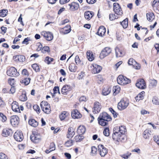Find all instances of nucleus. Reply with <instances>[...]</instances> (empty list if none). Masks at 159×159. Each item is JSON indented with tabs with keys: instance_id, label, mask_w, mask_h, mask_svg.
<instances>
[{
	"instance_id": "obj_58",
	"label": "nucleus",
	"mask_w": 159,
	"mask_h": 159,
	"mask_svg": "<svg viewBox=\"0 0 159 159\" xmlns=\"http://www.w3.org/2000/svg\"><path fill=\"white\" fill-rule=\"evenodd\" d=\"M8 82L11 86H13L12 85H14L15 83L14 79L11 78H9L8 79Z\"/></svg>"
},
{
	"instance_id": "obj_25",
	"label": "nucleus",
	"mask_w": 159,
	"mask_h": 159,
	"mask_svg": "<svg viewBox=\"0 0 159 159\" xmlns=\"http://www.w3.org/2000/svg\"><path fill=\"white\" fill-rule=\"evenodd\" d=\"M86 54L87 57L89 61H92L94 59V57L92 51L90 50L88 51Z\"/></svg>"
},
{
	"instance_id": "obj_49",
	"label": "nucleus",
	"mask_w": 159,
	"mask_h": 159,
	"mask_svg": "<svg viewBox=\"0 0 159 159\" xmlns=\"http://www.w3.org/2000/svg\"><path fill=\"white\" fill-rule=\"evenodd\" d=\"M136 62L135 60L133 59L132 58H131L129 59L128 61V64L129 65H133V66L134 65H135Z\"/></svg>"
},
{
	"instance_id": "obj_28",
	"label": "nucleus",
	"mask_w": 159,
	"mask_h": 159,
	"mask_svg": "<svg viewBox=\"0 0 159 159\" xmlns=\"http://www.w3.org/2000/svg\"><path fill=\"white\" fill-rule=\"evenodd\" d=\"M147 20L149 21H152L155 18L154 14L152 12H148L146 14Z\"/></svg>"
},
{
	"instance_id": "obj_45",
	"label": "nucleus",
	"mask_w": 159,
	"mask_h": 159,
	"mask_svg": "<svg viewBox=\"0 0 159 159\" xmlns=\"http://www.w3.org/2000/svg\"><path fill=\"white\" fill-rule=\"evenodd\" d=\"M27 99L25 93H22L19 97V99L21 101H25Z\"/></svg>"
},
{
	"instance_id": "obj_18",
	"label": "nucleus",
	"mask_w": 159,
	"mask_h": 159,
	"mask_svg": "<svg viewBox=\"0 0 159 159\" xmlns=\"http://www.w3.org/2000/svg\"><path fill=\"white\" fill-rule=\"evenodd\" d=\"M68 7H69V9L70 10L74 11L77 10L78 8L79 5L78 3L73 2L68 5Z\"/></svg>"
},
{
	"instance_id": "obj_7",
	"label": "nucleus",
	"mask_w": 159,
	"mask_h": 159,
	"mask_svg": "<svg viewBox=\"0 0 159 159\" xmlns=\"http://www.w3.org/2000/svg\"><path fill=\"white\" fill-rule=\"evenodd\" d=\"M111 52V49L108 47L105 48L101 52L99 56L101 59H102L108 55Z\"/></svg>"
},
{
	"instance_id": "obj_22",
	"label": "nucleus",
	"mask_w": 159,
	"mask_h": 159,
	"mask_svg": "<svg viewBox=\"0 0 159 159\" xmlns=\"http://www.w3.org/2000/svg\"><path fill=\"white\" fill-rule=\"evenodd\" d=\"M71 90L70 86L67 85H64L61 90V93L63 94H66L67 93Z\"/></svg>"
},
{
	"instance_id": "obj_42",
	"label": "nucleus",
	"mask_w": 159,
	"mask_h": 159,
	"mask_svg": "<svg viewBox=\"0 0 159 159\" xmlns=\"http://www.w3.org/2000/svg\"><path fill=\"white\" fill-rule=\"evenodd\" d=\"M118 16L116 14H110L109 15V19L110 20H113L120 17Z\"/></svg>"
},
{
	"instance_id": "obj_47",
	"label": "nucleus",
	"mask_w": 159,
	"mask_h": 159,
	"mask_svg": "<svg viewBox=\"0 0 159 159\" xmlns=\"http://www.w3.org/2000/svg\"><path fill=\"white\" fill-rule=\"evenodd\" d=\"M53 60V59L49 57H47L45 60V61L48 64H50L52 61Z\"/></svg>"
},
{
	"instance_id": "obj_29",
	"label": "nucleus",
	"mask_w": 159,
	"mask_h": 159,
	"mask_svg": "<svg viewBox=\"0 0 159 159\" xmlns=\"http://www.w3.org/2000/svg\"><path fill=\"white\" fill-rule=\"evenodd\" d=\"M111 88L108 86L103 88L102 91V94L104 95H107L109 94L111 92Z\"/></svg>"
},
{
	"instance_id": "obj_12",
	"label": "nucleus",
	"mask_w": 159,
	"mask_h": 159,
	"mask_svg": "<svg viewBox=\"0 0 159 159\" xmlns=\"http://www.w3.org/2000/svg\"><path fill=\"white\" fill-rule=\"evenodd\" d=\"M14 137L17 141H21L23 139V136L21 132L18 130L16 131L14 133Z\"/></svg>"
},
{
	"instance_id": "obj_46",
	"label": "nucleus",
	"mask_w": 159,
	"mask_h": 159,
	"mask_svg": "<svg viewBox=\"0 0 159 159\" xmlns=\"http://www.w3.org/2000/svg\"><path fill=\"white\" fill-rule=\"evenodd\" d=\"M76 135L75 137V139L76 142H79L81 141L84 138V137L82 135V134H80Z\"/></svg>"
},
{
	"instance_id": "obj_24",
	"label": "nucleus",
	"mask_w": 159,
	"mask_h": 159,
	"mask_svg": "<svg viewBox=\"0 0 159 159\" xmlns=\"http://www.w3.org/2000/svg\"><path fill=\"white\" fill-rule=\"evenodd\" d=\"M106 31V29L105 27L102 26L99 28L97 33L99 35L103 36L104 35Z\"/></svg>"
},
{
	"instance_id": "obj_3",
	"label": "nucleus",
	"mask_w": 159,
	"mask_h": 159,
	"mask_svg": "<svg viewBox=\"0 0 159 159\" xmlns=\"http://www.w3.org/2000/svg\"><path fill=\"white\" fill-rule=\"evenodd\" d=\"M118 83L120 85H126L130 82V80L122 75H120L117 79Z\"/></svg>"
},
{
	"instance_id": "obj_54",
	"label": "nucleus",
	"mask_w": 159,
	"mask_h": 159,
	"mask_svg": "<svg viewBox=\"0 0 159 159\" xmlns=\"http://www.w3.org/2000/svg\"><path fill=\"white\" fill-rule=\"evenodd\" d=\"M72 140H68L67 141H66L65 143V145L66 147H69L72 145Z\"/></svg>"
},
{
	"instance_id": "obj_51",
	"label": "nucleus",
	"mask_w": 159,
	"mask_h": 159,
	"mask_svg": "<svg viewBox=\"0 0 159 159\" xmlns=\"http://www.w3.org/2000/svg\"><path fill=\"white\" fill-rule=\"evenodd\" d=\"M34 110L36 111L37 113L39 114L40 112V110L39 106L37 105H35L33 106Z\"/></svg>"
},
{
	"instance_id": "obj_63",
	"label": "nucleus",
	"mask_w": 159,
	"mask_h": 159,
	"mask_svg": "<svg viewBox=\"0 0 159 159\" xmlns=\"http://www.w3.org/2000/svg\"><path fill=\"white\" fill-rule=\"evenodd\" d=\"M22 74L24 76H28L29 75V73L26 69H24L22 70Z\"/></svg>"
},
{
	"instance_id": "obj_43",
	"label": "nucleus",
	"mask_w": 159,
	"mask_h": 159,
	"mask_svg": "<svg viewBox=\"0 0 159 159\" xmlns=\"http://www.w3.org/2000/svg\"><path fill=\"white\" fill-rule=\"evenodd\" d=\"M8 11L6 9L0 10V16L2 17L6 16L7 14Z\"/></svg>"
},
{
	"instance_id": "obj_59",
	"label": "nucleus",
	"mask_w": 159,
	"mask_h": 159,
	"mask_svg": "<svg viewBox=\"0 0 159 159\" xmlns=\"http://www.w3.org/2000/svg\"><path fill=\"white\" fill-rule=\"evenodd\" d=\"M36 46L37 47V51H39L42 50L43 47L42 45L40 43H38L36 44Z\"/></svg>"
},
{
	"instance_id": "obj_39",
	"label": "nucleus",
	"mask_w": 159,
	"mask_h": 159,
	"mask_svg": "<svg viewBox=\"0 0 159 159\" xmlns=\"http://www.w3.org/2000/svg\"><path fill=\"white\" fill-rule=\"evenodd\" d=\"M120 89V88L119 86L113 87L112 89L113 91V95H115L118 93L119 92Z\"/></svg>"
},
{
	"instance_id": "obj_62",
	"label": "nucleus",
	"mask_w": 159,
	"mask_h": 159,
	"mask_svg": "<svg viewBox=\"0 0 159 159\" xmlns=\"http://www.w3.org/2000/svg\"><path fill=\"white\" fill-rule=\"evenodd\" d=\"M75 61L77 65L80 64V61L78 56L77 55L75 56Z\"/></svg>"
},
{
	"instance_id": "obj_44",
	"label": "nucleus",
	"mask_w": 159,
	"mask_h": 159,
	"mask_svg": "<svg viewBox=\"0 0 159 159\" xmlns=\"http://www.w3.org/2000/svg\"><path fill=\"white\" fill-rule=\"evenodd\" d=\"M68 113L66 111L62 112L60 116V118L61 120H64L67 116Z\"/></svg>"
},
{
	"instance_id": "obj_27",
	"label": "nucleus",
	"mask_w": 159,
	"mask_h": 159,
	"mask_svg": "<svg viewBox=\"0 0 159 159\" xmlns=\"http://www.w3.org/2000/svg\"><path fill=\"white\" fill-rule=\"evenodd\" d=\"M152 7L154 10L159 11V1L158 0H154L153 1Z\"/></svg>"
},
{
	"instance_id": "obj_16",
	"label": "nucleus",
	"mask_w": 159,
	"mask_h": 159,
	"mask_svg": "<svg viewBox=\"0 0 159 159\" xmlns=\"http://www.w3.org/2000/svg\"><path fill=\"white\" fill-rule=\"evenodd\" d=\"M101 108L100 103L98 102H96L94 103L93 108V112L94 113H97L100 111Z\"/></svg>"
},
{
	"instance_id": "obj_11",
	"label": "nucleus",
	"mask_w": 159,
	"mask_h": 159,
	"mask_svg": "<svg viewBox=\"0 0 159 159\" xmlns=\"http://www.w3.org/2000/svg\"><path fill=\"white\" fill-rule=\"evenodd\" d=\"M98 151L102 157H104L107 153V149L102 145H99L98 146Z\"/></svg>"
},
{
	"instance_id": "obj_35",
	"label": "nucleus",
	"mask_w": 159,
	"mask_h": 159,
	"mask_svg": "<svg viewBox=\"0 0 159 159\" xmlns=\"http://www.w3.org/2000/svg\"><path fill=\"white\" fill-rule=\"evenodd\" d=\"M30 78H25L20 81L21 83L25 85H28L30 83Z\"/></svg>"
},
{
	"instance_id": "obj_19",
	"label": "nucleus",
	"mask_w": 159,
	"mask_h": 159,
	"mask_svg": "<svg viewBox=\"0 0 159 159\" xmlns=\"http://www.w3.org/2000/svg\"><path fill=\"white\" fill-rule=\"evenodd\" d=\"M12 133V131L11 129L6 128L2 130V135L3 136L6 137L10 135Z\"/></svg>"
},
{
	"instance_id": "obj_10",
	"label": "nucleus",
	"mask_w": 159,
	"mask_h": 159,
	"mask_svg": "<svg viewBox=\"0 0 159 159\" xmlns=\"http://www.w3.org/2000/svg\"><path fill=\"white\" fill-rule=\"evenodd\" d=\"M10 123L13 126H17L19 123V119L16 116H13L10 117Z\"/></svg>"
},
{
	"instance_id": "obj_4",
	"label": "nucleus",
	"mask_w": 159,
	"mask_h": 159,
	"mask_svg": "<svg viewBox=\"0 0 159 159\" xmlns=\"http://www.w3.org/2000/svg\"><path fill=\"white\" fill-rule=\"evenodd\" d=\"M113 9L115 14L120 17L122 15L123 11L120 6L118 3L116 2L114 3L113 5Z\"/></svg>"
},
{
	"instance_id": "obj_64",
	"label": "nucleus",
	"mask_w": 159,
	"mask_h": 159,
	"mask_svg": "<svg viewBox=\"0 0 159 159\" xmlns=\"http://www.w3.org/2000/svg\"><path fill=\"white\" fill-rule=\"evenodd\" d=\"M153 138L154 140L159 145V136H155Z\"/></svg>"
},
{
	"instance_id": "obj_37",
	"label": "nucleus",
	"mask_w": 159,
	"mask_h": 159,
	"mask_svg": "<svg viewBox=\"0 0 159 159\" xmlns=\"http://www.w3.org/2000/svg\"><path fill=\"white\" fill-rule=\"evenodd\" d=\"M29 124L31 126L36 127L38 125V123L35 120L33 119H31L29 121Z\"/></svg>"
},
{
	"instance_id": "obj_31",
	"label": "nucleus",
	"mask_w": 159,
	"mask_h": 159,
	"mask_svg": "<svg viewBox=\"0 0 159 159\" xmlns=\"http://www.w3.org/2000/svg\"><path fill=\"white\" fill-rule=\"evenodd\" d=\"M116 54V56L117 57H122L124 55L122 50L120 49L118 47H116L115 48Z\"/></svg>"
},
{
	"instance_id": "obj_2",
	"label": "nucleus",
	"mask_w": 159,
	"mask_h": 159,
	"mask_svg": "<svg viewBox=\"0 0 159 159\" xmlns=\"http://www.w3.org/2000/svg\"><path fill=\"white\" fill-rule=\"evenodd\" d=\"M40 106L42 111L47 114H49L51 111L49 104L46 101H42L40 103Z\"/></svg>"
},
{
	"instance_id": "obj_52",
	"label": "nucleus",
	"mask_w": 159,
	"mask_h": 159,
	"mask_svg": "<svg viewBox=\"0 0 159 159\" xmlns=\"http://www.w3.org/2000/svg\"><path fill=\"white\" fill-rule=\"evenodd\" d=\"M109 129L108 128H105L103 131V134L104 135L106 136H108L109 135Z\"/></svg>"
},
{
	"instance_id": "obj_50",
	"label": "nucleus",
	"mask_w": 159,
	"mask_h": 159,
	"mask_svg": "<svg viewBox=\"0 0 159 159\" xmlns=\"http://www.w3.org/2000/svg\"><path fill=\"white\" fill-rule=\"evenodd\" d=\"M41 51L43 53H45L46 52H50V50L49 47L48 46L44 47L42 49Z\"/></svg>"
},
{
	"instance_id": "obj_57",
	"label": "nucleus",
	"mask_w": 159,
	"mask_h": 159,
	"mask_svg": "<svg viewBox=\"0 0 159 159\" xmlns=\"http://www.w3.org/2000/svg\"><path fill=\"white\" fill-rule=\"evenodd\" d=\"M32 67L36 71L38 72L39 70V67L37 64H33L32 65Z\"/></svg>"
},
{
	"instance_id": "obj_34",
	"label": "nucleus",
	"mask_w": 159,
	"mask_h": 159,
	"mask_svg": "<svg viewBox=\"0 0 159 159\" xmlns=\"http://www.w3.org/2000/svg\"><path fill=\"white\" fill-rule=\"evenodd\" d=\"M70 70L72 72H75L77 69V66L74 63H72L70 65L69 67Z\"/></svg>"
},
{
	"instance_id": "obj_53",
	"label": "nucleus",
	"mask_w": 159,
	"mask_h": 159,
	"mask_svg": "<svg viewBox=\"0 0 159 159\" xmlns=\"http://www.w3.org/2000/svg\"><path fill=\"white\" fill-rule=\"evenodd\" d=\"M109 110L110 111L112 114L113 116L114 117H116L118 115L117 113L116 112V111L111 108L110 107L109 108Z\"/></svg>"
},
{
	"instance_id": "obj_8",
	"label": "nucleus",
	"mask_w": 159,
	"mask_h": 159,
	"mask_svg": "<svg viewBox=\"0 0 159 159\" xmlns=\"http://www.w3.org/2000/svg\"><path fill=\"white\" fill-rule=\"evenodd\" d=\"M136 86L138 88L141 89H144L146 87L145 82L143 79L138 80L136 84Z\"/></svg>"
},
{
	"instance_id": "obj_20",
	"label": "nucleus",
	"mask_w": 159,
	"mask_h": 159,
	"mask_svg": "<svg viewBox=\"0 0 159 159\" xmlns=\"http://www.w3.org/2000/svg\"><path fill=\"white\" fill-rule=\"evenodd\" d=\"M71 116L73 118L78 119L81 118L82 115L77 110L75 109L71 112Z\"/></svg>"
},
{
	"instance_id": "obj_55",
	"label": "nucleus",
	"mask_w": 159,
	"mask_h": 159,
	"mask_svg": "<svg viewBox=\"0 0 159 159\" xmlns=\"http://www.w3.org/2000/svg\"><path fill=\"white\" fill-rule=\"evenodd\" d=\"M0 117L2 118L1 120L3 122H5L7 119L6 116L2 113H0Z\"/></svg>"
},
{
	"instance_id": "obj_9",
	"label": "nucleus",
	"mask_w": 159,
	"mask_h": 159,
	"mask_svg": "<svg viewBox=\"0 0 159 159\" xmlns=\"http://www.w3.org/2000/svg\"><path fill=\"white\" fill-rule=\"evenodd\" d=\"M92 73L94 74L98 73L102 70V67L96 64H93L90 66Z\"/></svg>"
},
{
	"instance_id": "obj_38",
	"label": "nucleus",
	"mask_w": 159,
	"mask_h": 159,
	"mask_svg": "<svg viewBox=\"0 0 159 159\" xmlns=\"http://www.w3.org/2000/svg\"><path fill=\"white\" fill-rule=\"evenodd\" d=\"M71 31V27L68 25L65 27L63 29L62 32L65 34L69 33Z\"/></svg>"
},
{
	"instance_id": "obj_56",
	"label": "nucleus",
	"mask_w": 159,
	"mask_h": 159,
	"mask_svg": "<svg viewBox=\"0 0 159 159\" xmlns=\"http://www.w3.org/2000/svg\"><path fill=\"white\" fill-rule=\"evenodd\" d=\"M0 159H8L7 155L2 152L0 153Z\"/></svg>"
},
{
	"instance_id": "obj_23",
	"label": "nucleus",
	"mask_w": 159,
	"mask_h": 159,
	"mask_svg": "<svg viewBox=\"0 0 159 159\" xmlns=\"http://www.w3.org/2000/svg\"><path fill=\"white\" fill-rule=\"evenodd\" d=\"M68 132L67 134V137L68 138H71L75 134L74 129L72 127L69 128Z\"/></svg>"
},
{
	"instance_id": "obj_32",
	"label": "nucleus",
	"mask_w": 159,
	"mask_h": 159,
	"mask_svg": "<svg viewBox=\"0 0 159 159\" xmlns=\"http://www.w3.org/2000/svg\"><path fill=\"white\" fill-rule=\"evenodd\" d=\"M145 95V92L143 91L139 93L137 96L135 97V99L137 101H139L140 100L142 99L143 98Z\"/></svg>"
},
{
	"instance_id": "obj_13",
	"label": "nucleus",
	"mask_w": 159,
	"mask_h": 159,
	"mask_svg": "<svg viewBox=\"0 0 159 159\" xmlns=\"http://www.w3.org/2000/svg\"><path fill=\"white\" fill-rule=\"evenodd\" d=\"M129 103L127 101L124 100H121L118 104V108L120 110H124L128 106Z\"/></svg>"
},
{
	"instance_id": "obj_61",
	"label": "nucleus",
	"mask_w": 159,
	"mask_h": 159,
	"mask_svg": "<svg viewBox=\"0 0 159 159\" xmlns=\"http://www.w3.org/2000/svg\"><path fill=\"white\" fill-rule=\"evenodd\" d=\"M55 149V145L54 143H51L50 144L49 150L51 151H53Z\"/></svg>"
},
{
	"instance_id": "obj_48",
	"label": "nucleus",
	"mask_w": 159,
	"mask_h": 159,
	"mask_svg": "<svg viewBox=\"0 0 159 159\" xmlns=\"http://www.w3.org/2000/svg\"><path fill=\"white\" fill-rule=\"evenodd\" d=\"M152 102L154 104L159 105V100L156 97H153L152 99Z\"/></svg>"
},
{
	"instance_id": "obj_15",
	"label": "nucleus",
	"mask_w": 159,
	"mask_h": 159,
	"mask_svg": "<svg viewBox=\"0 0 159 159\" xmlns=\"http://www.w3.org/2000/svg\"><path fill=\"white\" fill-rule=\"evenodd\" d=\"M98 118H99L103 119L104 120H107L110 121L111 120V118L107 113L104 112L101 114Z\"/></svg>"
},
{
	"instance_id": "obj_17",
	"label": "nucleus",
	"mask_w": 159,
	"mask_h": 159,
	"mask_svg": "<svg viewBox=\"0 0 159 159\" xmlns=\"http://www.w3.org/2000/svg\"><path fill=\"white\" fill-rule=\"evenodd\" d=\"M11 108L12 110L15 112L18 113L20 112L19 106L18 102L16 101H14L12 103Z\"/></svg>"
},
{
	"instance_id": "obj_14",
	"label": "nucleus",
	"mask_w": 159,
	"mask_h": 159,
	"mask_svg": "<svg viewBox=\"0 0 159 159\" xmlns=\"http://www.w3.org/2000/svg\"><path fill=\"white\" fill-rule=\"evenodd\" d=\"M41 35L43 36L48 41H51L53 39L52 34L49 32L43 31L41 33Z\"/></svg>"
},
{
	"instance_id": "obj_6",
	"label": "nucleus",
	"mask_w": 159,
	"mask_h": 159,
	"mask_svg": "<svg viewBox=\"0 0 159 159\" xmlns=\"http://www.w3.org/2000/svg\"><path fill=\"white\" fill-rule=\"evenodd\" d=\"M7 75L10 76H17L19 75V73L17 72L16 69L13 67H11L7 71Z\"/></svg>"
},
{
	"instance_id": "obj_5",
	"label": "nucleus",
	"mask_w": 159,
	"mask_h": 159,
	"mask_svg": "<svg viewBox=\"0 0 159 159\" xmlns=\"http://www.w3.org/2000/svg\"><path fill=\"white\" fill-rule=\"evenodd\" d=\"M30 139L31 141L34 143H39L41 139V136L40 134H38L35 131L33 132L30 136Z\"/></svg>"
},
{
	"instance_id": "obj_33",
	"label": "nucleus",
	"mask_w": 159,
	"mask_h": 159,
	"mask_svg": "<svg viewBox=\"0 0 159 159\" xmlns=\"http://www.w3.org/2000/svg\"><path fill=\"white\" fill-rule=\"evenodd\" d=\"M85 131V129L84 126H80L77 130L78 133L82 135L84 134Z\"/></svg>"
},
{
	"instance_id": "obj_41",
	"label": "nucleus",
	"mask_w": 159,
	"mask_h": 159,
	"mask_svg": "<svg viewBox=\"0 0 159 159\" xmlns=\"http://www.w3.org/2000/svg\"><path fill=\"white\" fill-rule=\"evenodd\" d=\"M120 23L124 28H126L128 26V19H125L122 22H120Z\"/></svg>"
},
{
	"instance_id": "obj_26",
	"label": "nucleus",
	"mask_w": 159,
	"mask_h": 159,
	"mask_svg": "<svg viewBox=\"0 0 159 159\" xmlns=\"http://www.w3.org/2000/svg\"><path fill=\"white\" fill-rule=\"evenodd\" d=\"M84 16L86 20H89L93 16V13L89 11H86L84 13Z\"/></svg>"
},
{
	"instance_id": "obj_60",
	"label": "nucleus",
	"mask_w": 159,
	"mask_h": 159,
	"mask_svg": "<svg viewBox=\"0 0 159 159\" xmlns=\"http://www.w3.org/2000/svg\"><path fill=\"white\" fill-rule=\"evenodd\" d=\"M53 90L54 92V93L55 94L57 93L58 92L59 94H60V92L59 91V87L58 86H55V87Z\"/></svg>"
},
{
	"instance_id": "obj_36",
	"label": "nucleus",
	"mask_w": 159,
	"mask_h": 159,
	"mask_svg": "<svg viewBox=\"0 0 159 159\" xmlns=\"http://www.w3.org/2000/svg\"><path fill=\"white\" fill-rule=\"evenodd\" d=\"M98 123L99 125H101L102 126H105L108 124V121L107 120H104L103 119L98 118Z\"/></svg>"
},
{
	"instance_id": "obj_1",
	"label": "nucleus",
	"mask_w": 159,
	"mask_h": 159,
	"mask_svg": "<svg viewBox=\"0 0 159 159\" xmlns=\"http://www.w3.org/2000/svg\"><path fill=\"white\" fill-rule=\"evenodd\" d=\"M126 131L125 127L116 126L113 129V133L112 138L115 141L123 142L126 140V138L125 135Z\"/></svg>"
},
{
	"instance_id": "obj_40",
	"label": "nucleus",
	"mask_w": 159,
	"mask_h": 159,
	"mask_svg": "<svg viewBox=\"0 0 159 159\" xmlns=\"http://www.w3.org/2000/svg\"><path fill=\"white\" fill-rule=\"evenodd\" d=\"M150 135V134L148 129H147L145 130L143 133V137L145 139H148Z\"/></svg>"
},
{
	"instance_id": "obj_21",
	"label": "nucleus",
	"mask_w": 159,
	"mask_h": 159,
	"mask_svg": "<svg viewBox=\"0 0 159 159\" xmlns=\"http://www.w3.org/2000/svg\"><path fill=\"white\" fill-rule=\"evenodd\" d=\"M14 60L16 61L23 62L25 60V57L24 56L17 55L13 57Z\"/></svg>"
},
{
	"instance_id": "obj_30",
	"label": "nucleus",
	"mask_w": 159,
	"mask_h": 159,
	"mask_svg": "<svg viewBox=\"0 0 159 159\" xmlns=\"http://www.w3.org/2000/svg\"><path fill=\"white\" fill-rule=\"evenodd\" d=\"M149 82V87L151 89L155 88L157 84V80L154 79L150 80Z\"/></svg>"
}]
</instances>
